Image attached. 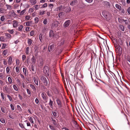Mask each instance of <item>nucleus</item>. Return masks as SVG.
Masks as SVG:
<instances>
[{"instance_id": "obj_1", "label": "nucleus", "mask_w": 130, "mask_h": 130, "mask_svg": "<svg viewBox=\"0 0 130 130\" xmlns=\"http://www.w3.org/2000/svg\"><path fill=\"white\" fill-rule=\"evenodd\" d=\"M49 67L47 66H45L43 69V73L46 76L50 75V72L49 71Z\"/></svg>"}, {"instance_id": "obj_2", "label": "nucleus", "mask_w": 130, "mask_h": 130, "mask_svg": "<svg viewBox=\"0 0 130 130\" xmlns=\"http://www.w3.org/2000/svg\"><path fill=\"white\" fill-rule=\"evenodd\" d=\"M3 91L4 92L6 93L9 94L11 93V89L9 86L7 85L4 86L3 87Z\"/></svg>"}, {"instance_id": "obj_3", "label": "nucleus", "mask_w": 130, "mask_h": 130, "mask_svg": "<svg viewBox=\"0 0 130 130\" xmlns=\"http://www.w3.org/2000/svg\"><path fill=\"white\" fill-rule=\"evenodd\" d=\"M58 24L59 22L57 21H53L51 25V28L53 29H54L58 26Z\"/></svg>"}, {"instance_id": "obj_4", "label": "nucleus", "mask_w": 130, "mask_h": 130, "mask_svg": "<svg viewBox=\"0 0 130 130\" xmlns=\"http://www.w3.org/2000/svg\"><path fill=\"white\" fill-rule=\"evenodd\" d=\"M116 48V53L119 54H121L122 53V48L120 45H118L117 43V46L115 47Z\"/></svg>"}, {"instance_id": "obj_5", "label": "nucleus", "mask_w": 130, "mask_h": 130, "mask_svg": "<svg viewBox=\"0 0 130 130\" xmlns=\"http://www.w3.org/2000/svg\"><path fill=\"white\" fill-rule=\"evenodd\" d=\"M40 79L43 82L45 85H47L48 84V81L47 79L44 76H40Z\"/></svg>"}, {"instance_id": "obj_6", "label": "nucleus", "mask_w": 130, "mask_h": 130, "mask_svg": "<svg viewBox=\"0 0 130 130\" xmlns=\"http://www.w3.org/2000/svg\"><path fill=\"white\" fill-rule=\"evenodd\" d=\"M55 45L54 44L50 45H49L48 47L49 52H51L52 51H53L55 49Z\"/></svg>"}, {"instance_id": "obj_7", "label": "nucleus", "mask_w": 130, "mask_h": 130, "mask_svg": "<svg viewBox=\"0 0 130 130\" xmlns=\"http://www.w3.org/2000/svg\"><path fill=\"white\" fill-rule=\"evenodd\" d=\"M52 121H53V124L56 127L58 125V121L57 119L51 117V118Z\"/></svg>"}, {"instance_id": "obj_8", "label": "nucleus", "mask_w": 130, "mask_h": 130, "mask_svg": "<svg viewBox=\"0 0 130 130\" xmlns=\"http://www.w3.org/2000/svg\"><path fill=\"white\" fill-rule=\"evenodd\" d=\"M103 5L106 7L107 8H110V4L109 2L106 1H104L102 2Z\"/></svg>"}, {"instance_id": "obj_9", "label": "nucleus", "mask_w": 130, "mask_h": 130, "mask_svg": "<svg viewBox=\"0 0 130 130\" xmlns=\"http://www.w3.org/2000/svg\"><path fill=\"white\" fill-rule=\"evenodd\" d=\"M110 37L111 40L113 43H114L115 47H117V39L113 37L112 36L111 37L110 36Z\"/></svg>"}, {"instance_id": "obj_10", "label": "nucleus", "mask_w": 130, "mask_h": 130, "mask_svg": "<svg viewBox=\"0 0 130 130\" xmlns=\"http://www.w3.org/2000/svg\"><path fill=\"white\" fill-rule=\"evenodd\" d=\"M71 23V21L69 20L66 21L64 23L63 26L65 27L68 26Z\"/></svg>"}, {"instance_id": "obj_11", "label": "nucleus", "mask_w": 130, "mask_h": 130, "mask_svg": "<svg viewBox=\"0 0 130 130\" xmlns=\"http://www.w3.org/2000/svg\"><path fill=\"white\" fill-rule=\"evenodd\" d=\"M78 3L77 0H74L71 1L70 5L72 6H74L77 5Z\"/></svg>"}, {"instance_id": "obj_12", "label": "nucleus", "mask_w": 130, "mask_h": 130, "mask_svg": "<svg viewBox=\"0 0 130 130\" xmlns=\"http://www.w3.org/2000/svg\"><path fill=\"white\" fill-rule=\"evenodd\" d=\"M8 59V63L9 65H10L13 63L12 60V57L11 56H10L7 58Z\"/></svg>"}, {"instance_id": "obj_13", "label": "nucleus", "mask_w": 130, "mask_h": 130, "mask_svg": "<svg viewBox=\"0 0 130 130\" xmlns=\"http://www.w3.org/2000/svg\"><path fill=\"white\" fill-rule=\"evenodd\" d=\"M55 34H54V33L53 31L52 30H50L49 32V37L50 38L53 37Z\"/></svg>"}, {"instance_id": "obj_14", "label": "nucleus", "mask_w": 130, "mask_h": 130, "mask_svg": "<svg viewBox=\"0 0 130 130\" xmlns=\"http://www.w3.org/2000/svg\"><path fill=\"white\" fill-rule=\"evenodd\" d=\"M103 15V16L105 18H107L108 15L109 13H108L106 11H103L102 12Z\"/></svg>"}, {"instance_id": "obj_15", "label": "nucleus", "mask_w": 130, "mask_h": 130, "mask_svg": "<svg viewBox=\"0 0 130 130\" xmlns=\"http://www.w3.org/2000/svg\"><path fill=\"white\" fill-rule=\"evenodd\" d=\"M53 116L56 118H58V113L55 110H53L52 112Z\"/></svg>"}, {"instance_id": "obj_16", "label": "nucleus", "mask_w": 130, "mask_h": 130, "mask_svg": "<svg viewBox=\"0 0 130 130\" xmlns=\"http://www.w3.org/2000/svg\"><path fill=\"white\" fill-rule=\"evenodd\" d=\"M56 101L59 107H62V104L61 101L59 99H56Z\"/></svg>"}, {"instance_id": "obj_17", "label": "nucleus", "mask_w": 130, "mask_h": 130, "mask_svg": "<svg viewBox=\"0 0 130 130\" xmlns=\"http://www.w3.org/2000/svg\"><path fill=\"white\" fill-rule=\"evenodd\" d=\"M27 43L28 45L29 46H30L31 45L33 44V41L31 39L28 38L27 40Z\"/></svg>"}, {"instance_id": "obj_18", "label": "nucleus", "mask_w": 130, "mask_h": 130, "mask_svg": "<svg viewBox=\"0 0 130 130\" xmlns=\"http://www.w3.org/2000/svg\"><path fill=\"white\" fill-rule=\"evenodd\" d=\"M41 96L43 100L45 101H46L48 98V97L45 94H44L43 93H42L41 94Z\"/></svg>"}, {"instance_id": "obj_19", "label": "nucleus", "mask_w": 130, "mask_h": 130, "mask_svg": "<svg viewBox=\"0 0 130 130\" xmlns=\"http://www.w3.org/2000/svg\"><path fill=\"white\" fill-rule=\"evenodd\" d=\"M29 1L31 5H34L37 2V0H29Z\"/></svg>"}, {"instance_id": "obj_20", "label": "nucleus", "mask_w": 130, "mask_h": 130, "mask_svg": "<svg viewBox=\"0 0 130 130\" xmlns=\"http://www.w3.org/2000/svg\"><path fill=\"white\" fill-rule=\"evenodd\" d=\"M39 80V79L38 78L35 77H34V82L36 84L37 86H38L39 85L38 83V81Z\"/></svg>"}, {"instance_id": "obj_21", "label": "nucleus", "mask_w": 130, "mask_h": 130, "mask_svg": "<svg viewBox=\"0 0 130 130\" xmlns=\"http://www.w3.org/2000/svg\"><path fill=\"white\" fill-rule=\"evenodd\" d=\"M19 23L16 21H13V27H17Z\"/></svg>"}, {"instance_id": "obj_22", "label": "nucleus", "mask_w": 130, "mask_h": 130, "mask_svg": "<svg viewBox=\"0 0 130 130\" xmlns=\"http://www.w3.org/2000/svg\"><path fill=\"white\" fill-rule=\"evenodd\" d=\"M9 50H8L7 49L4 50L2 53L3 56H6L8 54Z\"/></svg>"}, {"instance_id": "obj_23", "label": "nucleus", "mask_w": 130, "mask_h": 130, "mask_svg": "<svg viewBox=\"0 0 130 130\" xmlns=\"http://www.w3.org/2000/svg\"><path fill=\"white\" fill-rule=\"evenodd\" d=\"M35 119V118L34 117L32 116H31L29 117V120L30 122L32 124H34V120Z\"/></svg>"}, {"instance_id": "obj_24", "label": "nucleus", "mask_w": 130, "mask_h": 130, "mask_svg": "<svg viewBox=\"0 0 130 130\" xmlns=\"http://www.w3.org/2000/svg\"><path fill=\"white\" fill-rule=\"evenodd\" d=\"M48 30V29L47 26H45L43 27L42 28V31L43 32H47Z\"/></svg>"}, {"instance_id": "obj_25", "label": "nucleus", "mask_w": 130, "mask_h": 130, "mask_svg": "<svg viewBox=\"0 0 130 130\" xmlns=\"http://www.w3.org/2000/svg\"><path fill=\"white\" fill-rule=\"evenodd\" d=\"M30 86L33 90L35 92H36V89L35 86L32 84L30 85Z\"/></svg>"}, {"instance_id": "obj_26", "label": "nucleus", "mask_w": 130, "mask_h": 130, "mask_svg": "<svg viewBox=\"0 0 130 130\" xmlns=\"http://www.w3.org/2000/svg\"><path fill=\"white\" fill-rule=\"evenodd\" d=\"M53 102L52 101L51 99H50V101L48 104L50 107L52 108H53Z\"/></svg>"}, {"instance_id": "obj_27", "label": "nucleus", "mask_w": 130, "mask_h": 130, "mask_svg": "<svg viewBox=\"0 0 130 130\" xmlns=\"http://www.w3.org/2000/svg\"><path fill=\"white\" fill-rule=\"evenodd\" d=\"M26 26H30L32 24L31 21H29L26 22Z\"/></svg>"}, {"instance_id": "obj_28", "label": "nucleus", "mask_w": 130, "mask_h": 130, "mask_svg": "<svg viewBox=\"0 0 130 130\" xmlns=\"http://www.w3.org/2000/svg\"><path fill=\"white\" fill-rule=\"evenodd\" d=\"M23 72L24 73L25 75H27V72L28 73L27 70V69L26 67H24L23 68Z\"/></svg>"}, {"instance_id": "obj_29", "label": "nucleus", "mask_w": 130, "mask_h": 130, "mask_svg": "<svg viewBox=\"0 0 130 130\" xmlns=\"http://www.w3.org/2000/svg\"><path fill=\"white\" fill-rule=\"evenodd\" d=\"M13 5L14 8L17 9L20 6V3H15Z\"/></svg>"}, {"instance_id": "obj_30", "label": "nucleus", "mask_w": 130, "mask_h": 130, "mask_svg": "<svg viewBox=\"0 0 130 130\" xmlns=\"http://www.w3.org/2000/svg\"><path fill=\"white\" fill-rule=\"evenodd\" d=\"M29 47H27L25 49V52L26 55H27L29 54Z\"/></svg>"}, {"instance_id": "obj_31", "label": "nucleus", "mask_w": 130, "mask_h": 130, "mask_svg": "<svg viewBox=\"0 0 130 130\" xmlns=\"http://www.w3.org/2000/svg\"><path fill=\"white\" fill-rule=\"evenodd\" d=\"M5 36L7 37L8 39H11V35L9 33H6L5 34Z\"/></svg>"}, {"instance_id": "obj_32", "label": "nucleus", "mask_w": 130, "mask_h": 130, "mask_svg": "<svg viewBox=\"0 0 130 130\" xmlns=\"http://www.w3.org/2000/svg\"><path fill=\"white\" fill-rule=\"evenodd\" d=\"M43 34L41 33L40 34L39 36V39L41 42H42L43 41Z\"/></svg>"}, {"instance_id": "obj_33", "label": "nucleus", "mask_w": 130, "mask_h": 130, "mask_svg": "<svg viewBox=\"0 0 130 130\" xmlns=\"http://www.w3.org/2000/svg\"><path fill=\"white\" fill-rule=\"evenodd\" d=\"M10 70H11V68L9 67H7L6 68V72L7 73H9L10 71Z\"/></svg>"}, {"instance_id": "obj_34", "label": "nucleus", "mask_w": 130, "mask_h": 130, "mask_svg": "<svg viewBox=\"0 0 130 130\" xmlns=\"http://www.w3.org/2000/svg\"><path fill=\"white\" fill-rule=\"evenodd\" d=\"M119 27L120 29L122 31H124V26L122 25H120Z\"/></svg>"}, {"instance_id": "obj_35", "label": "nucleus", "mask_w": 130, "mask_h": 130, "mask_svg": "<svg viewBox=\"0 0 130 130\" xmlns=\"http://www.w3.org/2000/svg\"><path fill=\"white\" fill-rule=\"evenodd\" d=\"M26 9H24L23 10L21 11L20 14V15H22L24 14L26 12Z\"/></svg>"}, {"instance_id": "obj_36", "label": "nucleus", "mask_w": 130, "mask_h": 130, "mask_svg": "<svg viewBox=\"0 0 130 130\" xmlns=\"http://www.w3.org/2000/svg\"><path fill=\"white\" fill-rule=\"evenodd\" d=\"M8 80L9 84H11L12 83V80L11 77H9L8 78Z\"/></svg>"}, {"instance_id": "obj_37", "label": "nucleus", "mask_w": 130, "mask_h": 130, "mask_svg": "<svg viewBox=\"0 0 130 130\" xmlns=\"http://www.w3.org/2000/svg\"><path fill=\"white\" fill-rule=\"evenodd\" d=\"M31 61H32V64H35L36 61V60L34 56H33L32 58L31 59Z\"/></svg>"}, {"instance_id": "obj_38", "label": "nucleus", "mask_w": 130, "mask_h": 130, "mask_svg": "<svg viewBox=\"0 0 130 130\" xmlns=\"http://www.w3.org/2000/svg\"><path fill=\"white\" fill-rule=\"evenodd\" d=\"M36 10H38L40 8V6L39 5H37L34 6V7Z\"/></svg>"}, {"instance_id": "obj_39", "label": "nucleus", "mask_w": 130, "mask_h": 130, "mask_svg": "<svg viewBox=\"0 0 130 130\" xmlns=\"http://www.w3.org/2000/svg\"><path fill=\"white\" fill-rule=\"evenodd\" d=\"M17 107L18 110L19 111H22V109L20 105H17Z\"/></svg>"}, {"instance_id": "obj_40", "label": "nucleus", "mask_w": 130, "mask_h": 130, "mask_svg": "<svg viewBox=\"0 0 130 130\" xmlns=\"http://www.w3.org/2000/svg\"><path fill=\"white\" fill-rule=\"evenodd\" d=\"M23 26L22 25H20L18 28V30L19 31H21L22 30Z\"/></svg>"}, {"instance_id": "obj_41", "label": "nucleus", "mask_w": 130, "mask_h": 130, "mask_svg": "<svg viewBox=\"0 0 130 130\" xmlns=\"http://www.w3.org/2000/svg\"><path fill=\"white\" fill-rule=\"evenodd\" d=\"M39 20V19L37 17H35L34 19L35 23L36 24L38 22Z\"/></svg>"}, {"instance_id": "obj_42", "label": "nucleus", "mask_w": 130, "mask_h": 130, "mask_svg": "<svg viewBox=\"0 0 130 130\" xmlns=\"http://www.w3.org/2000/svg\"><path fill=\"white\" fill-rule=\"evenodd\" d=\"M115 6L116 8L118 9L119 10H121V6L118 4H116L115 5Z\"/></svg>"}, {"instance_id": "obj_43", "label": "nucleus", "mask_w": 130, "mask_h": 130, "mask_svg": "<svg viewBox=\"0 0 130 130\" xmlns=\"http://www.w3.org/2000/svg\"><path fill=\"white\" fill-rule=\"evenodd\" d=\"M1 96L2 98V99L3 100H4L5 97V95L2 92L1 93Z\"/></svg>"}, {"instance_id": "obj_44", "label": "nucleus", "mask_w": 130, "mask_h": 130, "mask_svg": "<svg viewBox=\"0 0 130 130\" xmlns=\"http://www.w3.org/2000/svg\"><path fill=\"white\" fill-rule=\"evenodd\" d=\"M0 40L1 41L3 42H4L5 41V38L4 37L1 36L0 38Z\"/></svg>"}, {"instance_id": "obj_45", "label": "nucleus", "mask_w": 130, "mask_h": 130, "mask_svg": "<svg viewBox=\"0 0 130 130\" xmlns=\"http://www.w3.org/2000/svg\"><path fill=\"white\" fill-rule=\"evenodd\" d=\"M11 75L14 78L17 75L16 73L14 72H12L11 73Z\"/></svg>"}, {"instance_id": "obj_46", "label": "nucleus", "mask_w": 130, "mask_h": 130, "mask_svg": "<svg viewBox=\"0 0 130 130\" xmlns=\"http://www.w3.org/2000/svg\"><path fill=\"white\" fill-rule=\"evenodd\" d=\"M120 2L123 5H125L126 4V3L125 2V0H120Z\"/></svg>"}, {"instance_id": "obj_47", "label": "nucleus", "mask_w": 130, "mask_h": 130, "mask_svg": "<svg viewBox=\"0 0 130 130\" xmlns=\"http://www.w3.org/2000/svg\"><path fill=\"white\" fill-rule=\"evenodd\" d=\"M49 127L52 130H56L55 128L53 126L50 125H49Z\"/></svg>"}, {"instance_id": "obj_48", "label": "nucleus", "mask_w": 130, "mask_h": 130, "mask_svg": "<svg viewBox=\"0 0 130 130\" xmlns=\"http://www.w3.org/2000/svg\"><path fill=\"white\" fill-rule=\"evenodd\" d=\"M5 9L3 8H1L0 9V12L1 13H4L5 12Z\"/></svg>"}, {"instance_id": "obj_49", "label": "nucleus", "mask_w": 130, "mask_h": 130, "mask_svg": "<svg viewBox=\"0 0 130 130\" xmlns=\"http://www.w3.org/2000/svg\"><path fill=\"white\" fill-rule=\"evenodd\" d=\"M7 97H8V98L9 100L10 101H11L12 100V97L10 95H9V94H7Z\"/></svg>"}, {"instance_id": "obj_50", "label": "nucleus", "mask_w": 130, "mask_h": 130, "mask_svg": "<svg viewBox=\"0 0 130 130\" xmlns=\"http://www.w3.org/2000/svg\"><path fill=\"white\" fill-rule=\"evenodd\" d=\"M5 19V16L2 15L1 18L0 20L2 21H4Z\"/></svg>"}, {"instance_id": "obj_51", "label": "nucleus", "mask_w": 130, "mask_h": 130, "mask_svg": "<svg viewBox=\"0 0 130 130\" xmlns=\"http://www.w3.org/2000/svg\"><path fill=\"white\" fill-rule=\"evenodd\" d=\"M13 87L15 90L16 91H18V88L16 85H13Z\"/></svg>"}, {"instance_id": "obj_52", "label": "nucleus", "mask_w": 130, "mask_h": 130, "mask_svg": "<svg viewBox=\"0 0 130 130\" xmlns=\"http://www.w3.org/2000/svg\"><path fill=\"white\" fill-rule=\"evenodd\" d=\"M22 106L24 108H26L27 107V105L26 103H23L22 104Z\"/></svg>"}, {"instance_id": "obj_53", "label": "nucleus", "mask_w": 130, "mask_h": 130, "mask_svg": "<svg viewBox=\"0 0 130 130\" xmlns=\"http://www.w3.org/2000/svg\"><path fill=\"white\" fill-rule=\"evenodd\" d=\"M30 35L31 36H33L35 35V31L34 30H32L30 33Z\"/></svg>"}, {"instance_id": "obj_54", "label": "nucleus", "mask_w": 130, "mask_h": 130, "mask_svg": "<svg viewBox=\"0 0 130 130\" xmlns=\"http://www.w3.org/2000/svg\"><path fill=\"white\" fill-rule=\"evenodd\" d=\"M9 32L11 34H12L14 33V31L13 29H9L8 30Z\"/></svg>"}, {"instance_id": "obj_55", "label": "nucleus", "mask_w": 130, "mask_h": 130, "mask_svg": "<svg viewBox=\"0 0 130 130\" xmlns=\"http://www.w3.org/2000/svg\"><path fill=\"white\" fill-rule=\"evenodd\" d=\"M31 17L28 15H26L25 17V19L27 21L29 20Z\"/></svg>"}, {"instance_id": "obj_56", "label": "nucleus", "mask_w": 130, "mask_h": 130, "mask_svg": "<svg viewBox=\"0 0 130 130\" xmlns=\"http://www.w3.org/2000/svg\"><path fill=\"white\" fill-rule=\"evenodd\" d=\"M6 6L7 7V9L9 10L11 9V6L10 5H9L8 4H6Z\"/></svg>"}, {"instance_id": "obj_57", "label": "nucleus", "mask_w": 130, "mask_h": 130, "mask_svg": "<svg viewBox=\"0 0 130 130\" xmlns=\"http://www.w3.org/2000/svg\"><path fill=\"white\" fill-rule=\"evenodd\" d=\"M0 121L2 123H4L5 122V120L3 118H2L0 119Z\"/></svg>"}, {"instance_id": "obj_58", "label": "nucleus", "mask_w": 130, "mask_h": 130, "mask_svg": "<svg viewBox=\"0 0 130 130\" xmlns=\"http://www.w3.org/2000/svg\"><path fill=\"white\" fill-rule=\"evenodd\" d=\"M47 94L48 96L49 97H51L52 96V94L51 93V92L50 91H47Z\"/></svg>"}, {"instance_id": "obj_59", "label": "nucleus", "mask_w": 130, "mask_h": 130, "mask_svg": "<svg viewBox=\"0 0 130 130\" xmlns=\"http://www.w3.org/2000/svg\"><path fill=\"white\" fill-rule=\"evenodd\" d=\"M47 7V3H45L43 4L41 7V8H45Z\"/></svg>"}, {"instance_id": "obj_60", "label": "nucleus", "mask_w": 130, "mask_h": 130, "mask_svg": "<svg viewBox=\"0 0 130 130\" xmlns=\"http://www.w3.org/2000/svg\"><path fill=\"white\" fill-rule=\"evenodd\" d=\"M3 60V63L5 65H7V62L6 60L5 59H4Z\"/></svg>"}, {"instance_id": "obj_61", "label": "nucleus", "mask_w": 130, "mask_h": 130, "mask_svg": "<svg viewBox=\"0 0 130 130\" xmlns=\"http://www.w3.org/2000/svg\"><path fill=\"white\" fill-rule=\"evenodd\" d=\"M1 110L3 113H5L6 112V111L5 110V108L4 107H1Z\"/></svg>"}, {"instance_id": "obj_62", "label": "nucleus", "mask_w": 130, "mask_h": 130, "mask_svg": "<svg viewBox=\"0 0 130 130\" xmlns=\"http://www.w3.org/2000/svg\"><path fill=\"white\" fill-rule=\"evenodd\" d=\"M7 46V44L5 43L3 44V45L2 47V49H3L5 48Z\"/></svg>"}, {"instance_id": "obj_63", "label": "nucleus", "mask_w": 130, "mask_h": 130, "mask_svg": "<svg viewBox=\"0 0 130 130\" xmlns=\"http://www.w3.org/2000/svg\"><path fill=\"white\" fill-rule=\"evenodd\" d=\"M10 106L11 109L12 110H14L15 109L14 106L12 104H11L10 105Z\"/></svg>"}, {"instance_id": "obj_64", "label": "nucleus", "mask_w": 130, "mask_h": 130, "mask_svg": "<svg viewBox=\"0 0 130 130\" xmlns=\"http://www.w3.org/2000/svg\"><path fill=\"white\" fill-rule=\"evenodd\" d=\"M45 11H40V15H43L45 13Z\"/></svg>"}]
</instances>
